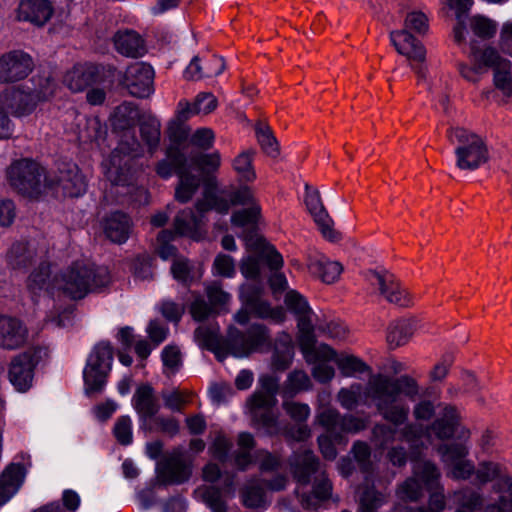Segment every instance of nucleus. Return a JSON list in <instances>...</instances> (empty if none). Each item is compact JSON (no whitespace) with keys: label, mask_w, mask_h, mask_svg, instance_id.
<instances>
[{"label":"nucleus","mask_w":512,"mask_h":512,"mask_svg":"<svg viewBox=\"0 0 512 512\" xmlns=\"http://www.w3.org/2000/svg\"><path fill=\"white\" fill-rule=\"evenodd\" d=\"M418 393L419 387L413 378L406 375L392 378L379 373L370 376L365 390L362 384L354 382L341 388L336 399L343 409L349 411L371 400L384 420L403 425L408 420L410 409L401 400V395L414 398Z\"/></svg>","instance_id":"obj_1"},{"label":"nucleus","mask_w":512,"mask_h":512,"mask_svg":"<svg viewBox=\"0 0 512 512\" xmlns=\"http://www.w3.org/2000/svg\"><path fill=\"white\" fill-rule=\"evenodd\" d=\"M110 283L107 268L77 260L54 276V286L58 292L72 300L83 299L86 295L98 292Z\"/></svg>","instance_id":"obj_2"},{"label":"nucleus","mask_w":512,"mask_h":512,"mask_svg":"<svg viewBox=\"0 0 512 512\" xmlns=\"http://www.w3.org/2000/svg\"><path fill=\"white\" fill-rule=\"evenodd\" d=\"M290 464L292 474L298 483L296 493L303 508L317 509L322 502L331 497L332 484L325 473H321L315 478L311 494L304 491L310 482L311 475L317 472L319 466V461L311 450L295 453Z\"/></svg>","instance_id":"obj_3"},{"label":"nucleus","mask_w":512,"mask_h":512,"mask_svg":"<svg viewBox=\"0 0 512 512\" xmlns=\"http://www.w3.org/2000/svg\"><path fill=\"white\" fill-rule=\"evenodd\" d=\"M405 28L399 31H392L390 39L396 51L405 56L411 69L421 79L426 77L427 68L425 65L426 49L410 31L424 34L428 30V19L422 12L413 11L407 14L404 22Z\"/></svg>","instance_id":"obj_4"},{"label":"nucleus","mask_w":512,"mask_h":512,"mask_svg":"<svg viewBox=\"0 0 512 512\" xmlns=\"http://www.w3.org/2000/svg\"><path fill=\"white\" fill-rule=\"evenodd\" d=\"M285 304L298 319L299 345L306 362L318 358L331 359L334 349L326 344L315 345L314 320L316 315L311 310L306 299L295 290L286 293Z\"/></svg>","instance_id":"obj_5"},{"label":"nucleus","mask_w":512,"mask_h":512,"mask_svg":"<svg viewBox=\"0 0 512 512\" xmlns=\"http://www.w3.org/2000/svg\"><path fill=\"white\" fill-rule=\"evenodd\" d=\"M447 138L451 144L456 145V166L460 170L473 171L488 161L487 145L479 135L462 127H455L448 129Z\"/></svg>","instance_id":"obj_6"},{"label":"nucleus","mask_w":512,"mask_h":512,"mask_svg":"<svg viewBox=\"0 0 512 512\" xmlns=\"http://www.w3.org/2000/svg\"><path fill=\"white\" fill-rule=\"evenodd\" d=\"M259 388L247 401L252 417L263 427L267 433L273 435L280 433L277 417L271 412L276 404V394L279 389V379L272 375L259 377Z\"/></svg>","instance_id":"obj_7"},{"label":"nucleus","mask_w":512,"mask_h":512,"mask_svg":"<svg viewBox=\"0 0 512 512\" xmlns=\"http://www.w3.org/2000/svg\"><path fill=\"white\" fill-rule=\"evenodd\" d=\"M110 156L102 162V170L106 179L116 186H129L132 183L131 162L140 155V144L131 135H125Z\"/></svg>","instance_id":"obj_8"},{"label":"nucleus","mask_w":512,"mask_h":512,"mask_svg":"<svg viewBox=\"0 0 512 512\" xmlns=\"http://www.w3.org/2000/svg\"><path fill=\"white\" fill-rule=\"evenodd\" d=\"M459 420L460 415L457 409L454 406L446 405L441 417L436 419L430 428L424 429L420 424L408 423L399 430L398 439L412 446H423L424 438L430 442V431L439 439H447L458 432Z\"/></svg>","instance_id":"obj_9"},{"label":"nucleus","mask_w":512,"mask_h":512,"mask_svg":"<svg viewBox=\"0 0 512 512\" xmlns=\"http://www.w3.org/2000/svg\"><path fill=\"white\" fill-rule=\"evenodd\" d=\"M113 359V347L109 342L101 341L93 347L83 370L87 395L100 393L104 389Z\"/></svg>","instance_id":"obj_10"},{"label":"nucleus","mask_w":512,"mask_h":512,"mask_svg":"<svg viewBox=\"0 0 512 512\" xmlns=\"http://www.w3.org/2000/svg\"><path fill=\"white\" fill-rule=\"evenodd\" d=\"M55 88V82L50 79L46 80L43 91H30L21 87L7 88L0 94V106L15 117L27 116L35 110L39 102L53 96Z\"/></svg>","instance_id":"obj_11"},{"label":"nucleus","mask_w":512,"mask_h":512,"mask_svg":"<svg viewBox=\"0 0 512 512\" xmlns=\"http://www.w3.org/2000/svg\"><path fill=\"white\" fill-rule=\"evenodd\" d=\"M420 478L428 490L439 486L440 472L436 465L430 461H417L413 464V476L398 485L396 495L399 499L416 502L423 496V487Z\"/></svg>","instance_id":"obj_12"},{"label":"nucleus","mask_w":512,"mask_h":512,"mask_svg":"<svg viewBox=\"0 0 512 512\" xmlns=\"http://www.w3.org/2000/svg\"><path fill=\"white\" fill-rule=\"evenodd\" d=\"M7 177L10 185L19 193L37 197L41 192L44 169L35 161L21 159L10 165Z\"/></svg>","instance_id":"obj_13"},{"label":"nucleus","mask_w":512,"mask_h":512,"mask_svg":"<svg viewBox=\"0 0 512 512\" xmlns=\"http://www.w3.org/2000/svg\"><path fill=\"white\" fill-rule=\"evenodd\" d=\"M269 344V334L263 325L253 324L246 333L231 330L229 333V350L235 357L242 358L254 352L262 351Z\"/></svg>","instance_id":"obj_14"},{"label":"nucleus","mask_w":512,"mask_h":512,"mask_svg":"<svg viewBox=\"0 0 512 512\" xmlns=\"http://www.w3.org/2000/svg\"><path fill=\"white\" fill-rule=\"evenodd\" d=\"M316 421L325 428L326 432L335 434V440H341L340 433L356 434L367 427V419L352 414L341 415L331 407L322 409L317 413Z\"/></svg>","instance_id":"obj_15"},{"label":"nucleus","mask_w":512,"mask_h":512,"mask_svg":"<svg viewBox=\"0 0 512 512\" xmlns=\"http://www.w3.org/2000/svg\"><path fill=\"white\" fill-rule=\"evenodd\" d=\"M168 156L177 168L178 183L175 187V200L180 203H187L198 191L202 181L201 177L189 171L186 157L177 147H169Z\"/></svg>","instance_id":"obj_16"},{"label":"nucleus","mask_w":512,"mask_h":512,"mask_svg":"<svg viewBox=\"0 0 512 512\" xmlns=\"http://www.w3.org/2000/svg\"><path fill=\"white\" fill-rule=\"evenodd\" d=\"M39 361L36 350H27L13 357L9 365V381L19 392H26L32 386L34 369Z\"/></svg>","instance_id":"obj_17"},{"label":"nucleus","mask_w":512,"mask_h":512,"mask_svg":"<svg viewBox=\"0 0 512 512\" xmlns=\"http://www.w3.org/2000/svg\"><path fill=\"white\" fill-rule=\"evenodd\" d=\"M263 288L255 284H243L240 287V300L257 317L271 319L274 322H282L285 319V312L282 307H271L262 299Z\"/></svg>","instance_id":"obj_18"},{"label":"nucleus","mask_w":512,"mask_h":512,"mask_svg":"<svg viewBox=\"0 0 512 512\" xmlns=\"http://www.w3.org/2000/svg\"><path fill=\"white\" fill-rule=\"evenodd\" d=\"M33 69L32 58L23 51H11L0 56V83L8 84L26 78Z\"/></svg>","instance_id":"obj_19"},{"label":"nucleus","mask_w":512,"mask_h":512,"mask_svg":"<svg viewBox=\"0 0 512 512\" xmlns=\"http://www.w3.org/2000/svg\"><path fill=\"white\" fill-rule=\"evenodd\" d=\"M154 70L151 65L136 62L130 65L124 75V84L135 97L145 98L154 92Z\"/></svg>","instance_id":"obj_20"},{"label":"nucleus","mask_w":512,"mask_h":512,"mask_svg":"<svg viewBox=\"0 0 512 512\" xmlns=\"http://www.w3.org/2000/svg\"><path fill=\"white\" fill-rule=\"evenodd\" d=\"M304 202L323 237L329 241H337L339 234L333 229V220L322 203L320 192L306 184Z\"/></svg>","instance_id":"obj_21"},{"label":"nucleus","mask_w":512,"mask_h":512,"mask_svg":"<svg viewBox=\"0 0 512 512\" xmlns=\"http://www.w3.org/2000/svg\"><path fill=\"white\" fill-rule=\"evenodd\" d=\"M483 65L494 69V84L504 95H512V63L502 58L499 53L491 47L486 48L480 57Z\"/></svg>","instance_id":"obj_22"},{"label":"nucleus","mask_w":512,"mask_h":512,"mask_svg":"<svg viewBox=\"0 0 512 512\" xmlns=\"http://www.w3.org/2000/svg\"><path fill=\"white\" fill-rule=\"evenodd\" d=\"M102 82L100 68L89 63L75 65L64 77L65 85L73 92H81Z\"/></svg>","instance_id":"obj_23"},{"label":"nucleus","mask_w":512,"mask_h":512,"mask_svg":"<svg viewBox=\"0 0 512 512\" xmlns=\"http://www.w3.org/2000/svg\"><path fill=\"white\" fill-rule=\"evenodd\" d=\"M131 403L143 426L148 425L149 420L160 410V402L149 384H142L136 388Z\"/></svg>","instance_id":"obj_24"},{"label":"nucleus","mask_w":512,"mask_h":512,"mask_svg":"<svg viewBox=\"0 0 512 512\" xmlns=\"http://www.w3.org/2000/svg\"><path fill=\"white\" fill-rule=\"evenodd\" d=\"M191 476V468L185 463L180 450L173 453L159 465V477L166 484H181Z\"/></svg>","instance_id":"obj_25"},{"label":"nucleus","mask_w":512,"mask_h":512,"mask_svg":"<svg viewBox=\"0 0 512 512\" xmlns=\"http://www.w3.org/2000/svg\"><path fill=\"white\" fill-rule=\"evenodd\" d=\"M225 69L224 59L212 55L207 58L195 56L184 71V78L189 81H199L203 78L218 76Z\"/></svg>","instance_id":"obj_26"},{"label":"nucleus","mask_w":512,"mask_h":512,"mask_svg":"<svg viewBox=\"0 0 512 512\" xmlns=\"http://www.w3.org/2000/svg\"><path fill=\"white\" fill-rule=\"evenodd\" d=\"M27 334L26 327L19 319L0 316V348L17 349L25 343Z\"/></svg>","instance_id":"obj_27"},{"label":"nucleus","mask_w":512,"mask_h":512,"mask_svg":"<svg viewBox=\"0 0 512 512\" xmlns=\"http://www.w3.org/2000/svg\"><path fill=\"white\" fill-rule=\"evenodd\" d=\"M204 214L197 215L191 209L180 211L174 219V236H187L194 240H200L204 236L202 226Z\"/></svg>","instance_id":"obj_28"},{"label":"nucleus","mask_w":512,"mask_h":512,"mask_svg":"<svg viewBox=\"0 0 512 512\" xmlns=\"http://www.w3.org/2000/svg\"><path fill=\"white\" fill-rule=\"evenodd\" d=\"M25 479L22 464L8 465L0 475V507L6 504L20 489Z\"/></svg>","instance_id":"obj_29"},{"label":"nucleus","mask_w":512,"mask_h":512,"mask_svg":"<svg viewBox=\"0 0 512 512\" xmlns=\"http://www.w3.org/2000/svg\"><path fill=\"white\" fill-rule=\"evenodd\" d=\"M53 9L48 0H24L20 3L17 18L35 25L45 24L52 16Z\"/></svg>","instance_id":"obj_30"},{"label":"nucleus","mask_w":512,"mask_h":512,"mask_svg":"<svg viewBox=\"0 0 512 512\" xmlns=\"http://www.w3.org/2000/svg\"><path fill=\"white\" fill-rule=\"evenodd\" d=\"M57 185L62 189L63 195L68 197L83 195L87 187L85 177L75 164H67L60 170Z\"/></svg>","instance_id":"obj_31"},{"label":"nucleus","mask_w":512,"mask_h":512,"mask_svg":"<svg viewBox=\"0 0 512 512\" xmlns=\"http://www.w3.org/2000/svg\"><path fill=\"white\" fill-rule=\"evenodd\" d=\"M103 230L110 241L121 244L128 240L132 223L128 215L117 211L104 219Z\"/></svg>","instance_id":"obj_32"},{"label":"nucleus","mask_w":512,"mask_h":512,"mask_svg":"<svg viewBox=\"0 0 512 512\" xmlns=\"http://www.w3.org/2000/svg\"><path fill=\"white\" fill-rule=\"evenodd\" d=\"M50 265L48 263H42L40 266L32 272L28 279V289L35 296L44 295L45 299L50 302L51 297L57 288L54 286V277L50 278Z\"/></svg>","instance_id":"obj_33"},{"label":"nucleus","mask_w":512,"mask_h":512,"mask_svg":"<svg viewBox=\"0 0 512 512\" xmlns=\"http://www.w3.org/2000/svg\"><path fill=\"white\" fill-rule=\"evenodd\" d=\"M114 44L116 50L127 57H142L146 52L144 41L134 31L118 32L114 37Z\"/></svg>","instance_id":"obj_34"},{"label":"nucleus","mask_w":512,"mask_h":512,"mask_svg":"<svg viewBox=\"0 0 512 512\" xmlns=\"http://www.w3.org/2000/svg\"><path fill=\"white\" fill-rule=\"evenodd\" d=\"M311 274L317 276L325 283L335 282L342 273L343 267L337 261H332L326 256L319 255L311 258L308 264Z\"/></svg>","instance_id":"obj_35"},{"label":"nucleus","mask_w":512,"mask_h":512,"mask_svg":"<svg viewBox=\"0 0 512 512\" xmlns=\"http://www.w3.org/2000/svg\"><path fill=\"white\" fill-rule=\"evenodd\" d=\"M217 107V99L211 93H200L197 95L194 103L180 101L178 103L179 116L187 120L193 115L209 114Z\"/></svg>","instance_id":"obj_36"},{"label":"nucleus","mask_w":512,"mask_h":512,"mask_svg":"<svg viewBox=\"0 0 512 512\" xmlns=\"http://www.w3.org/2000/svg\"><path fill=\"white\" fill-rule=\"evenodd\" d=\"M415 324L413 320L401 319L392 322L387 331V343L390 348L395 349L406 344L414 333Z\"/></svg>","instance_id":"obj_37"},{"label":"nucleus","mask_w":512,"mask_h":512,"mask_svg":"<svg viewBox=\"0 0 512 512\" xmlns=\"http://www.w3.org/2000/svg\"><path fill=\"white\" fill-rule=\"evenodd\" d=\"M294 356L292 339L288 334H283L276 341L272 358V366L275 370L283 371L289 367Z\"/></svg>","instance_id":"obj_38"},{"label":"nucleus","mask_w":512,"mask_h":512,"mask_svg":"<svg viewBox=\"0 0 512 512\" xmlns=\"http://www.w3.org/2000/svg\"><path fill=\"white\" fill-rule=\"evenodd\" d=\"M312 388V382L308 374L302 370H295L288 374L284 382L281 394L284 398H292L302 391Z\"/></svg>","instance_id":"obj_39"},{"label":"nucleus","mask_w":512,"mask_h":512,"mask_svg":"<svg viewBox=\"0 0 512 512\" xmlns=\"http://www.w3.org/2000/svg\"><path fill=\"white\" fill-rule=\"evenodd\" d=\"M239 449L234 453V464L240 471L248 469L253 462L251 450L255 446L254 438L250 433L242 432L238 435Z\"/></svg>","instance_id":"obj_40"},{"label":"nucleus","mask_w":512,"mask_h":512,"mask_svg":"<svg viewBox=\"0 0 512 512\" xmlns=\"http://www.w3.org/2000/svg\"><path fill=\"white\" fill-rule=\"evenodd\" d=\"M242 504L250 509L261 508L266 504L263 485L258 479H251L241 491Z\"/></svg>","instance_id":"obj_41"},{"label":"nucleus","mask_w":512,"mask_h":512,"mask_svg":"<svg viewBox=\"0 0 512 512\" xmlns=\"http://www.w3.org/2000/svg\"><path fill=\"white\" fill-rule=\"evenodd\" d=\"M335 363L344 377H357L359 374L371 372L370 366L354 355H336Z\"/></svg>","instance_id":"obj_42"},{"label":"nucleus","mask_w":512,"mask_h":512,"mask_svg":"<svg viewBox=\"0 0 512 512\" xmlns=\"http://www.w3.org/2000/svg\"><path fill=\"white\" fill-rule=\"evenodd\" d=\"M229 200V193L225 196H217L210 190L204 192L201 200L197 201L195 208L198 213L204 214L205 212L214 209L219 213L226 214L231 206Z\"/></svg>","instance_id":"obj_43"},{"label":"nucleus","mask_w":512,"mask_h":512,"mask_svg":"<svg viewBox=\"0 0 512 512\" xmlns=\"http://www.w3.org/2000/svg\"><path fill=\"white\" fill-rule=\"evenodd\" d=\"M382 295L388 302L400 307H408L413 304V296L400 284L394 275L391 278V283L383 290Z\"/></svg>","instance_id":"obj_44"},{"label":"nucleus","mask_w":512,"mask_h":512,"mask_svg":"<svg viewBox=\"0 0 512 512\" xmlns=\"http://www.w3.org/2000/svg\"><path fill=\"white\" fill-rule=\"evenodd\" d=\"M253 156L254 151L247 150L240 153L233 160V168L241 180L253 181L256 178V174L252 166Z\"/></svg>","instance_id":"obj_45"},{"label":"nucleus","mask_w":512,"mask_h":512,"mask_svg":"<svg viewBox=\"0 0 512 512\" xmlns=\"http://www.w3.org/2000/svg\"><path fill=\"white\" fill-rule=\"evenodd\" d=\"M194 497L205 503L211 511H214L224 505L225 501L222 499L221 491L213 486L202 485L194 490Z\"/></svg>","instance_id":"obj_46"},{"label":"nucleus","mask_w":512,"mask_h":512,"mask_svg":"<svg viewBox=\"0 0 512 512\" xmlns=\"http://www.w3.org/2000/svg\"><path fill=\"white\" fill-rule=\"evenodd\" d=\"M193 263L184 257L174 259L171 266L173 278L185 286H190L194 281Z\"/></svg>","instance_id":"obj_47"},{"label":"nucleus","mask_w":512,"mask_h":512,"mask_svg":"<svg viewBox=\"0 0 512 512\" xmlns=\"http://www.w3.org/2000/svg\"><path fill=\"white\" fill-rule=\"evenodd\" d=\"M454 496L460 506L455 512H475L482 505L481 495L469 488L455 492Z\"/></svg>","instance_id":"obj_48"},{"label":"nucleus","mask_w":512,"mask_h":512,"mask_svg":"<svg viewBox=\"0 0 512 512\" xmlns=\"http://www.w3.org/2000/svg\"><path fill=\"white\" fill-rule=\"evenodd\" d=\"M386 501L387 494L375 490L374 487H367L360 496L359 512H373Z\"/></svg>","instance_id":"obj_49"},{"label":"nucleus","mask_w":512,"mask_h":512,"mask_svg":"<svg viewBox=\"0 0 512 512\" xmlns=\"http://www.w3.org/2000/svg\"><path fill=\"white\" fill-rule=\"evenodd\" d=\"M191 302L189 304V312L195 321H203L207 319L214 310L212 306L204 299L199 292L190 291Z\"/></svg>","instance_id":"obj_50"},{"label":"nucleus","mask_w":512,"mask_h":512,"mask_svg":"<svg viewBox=\"0 0 512 512\" xmlns=\"http://www.w3.org/2000/svg\"><path fill=\"white\" fill-rule=\"evenodd\" d=\"M140 133L142 140L148 146V150L153 154L158 147L160 141V123L156 120H148L140 125Z\"/></svg>","instance_id":"obj_51"},{"label":"nucleus","mask_w":512,"mask_h":512,"mask_svg":"<svg viewBox=\"0 0 512 512\" xmlns=\"http://www.w3.org/2000/svg\"><path fill=\"white\" fill-rule=\"evenodd\" d=\"M256 136L262 150L268 156L275 158L279 155L278 142L269 127L261 124L257 125Z\"/></svg>","instance_id":"obj_52"},{"label":"nucleus","mask_w":512,"mask_h":512,"mask_svg":"<svg viewBox=\"0 0 512 512\" xmlns=\"http://www.w3.org/2000/svg\"><path fill=\"white\" fill-rule=\"evenodd\" d=\"M205 292L214 311L224 309L231 300V295L225 292L219 283L206 285Z\"/></svg>","instance_id":"obj_53"},{"label":"nucleus","mask_w":512,"mask_h":512,"mask_svg":"<svg viewBox=\"0 0 512 512\" xmlns=\"http://www.w3.org/2000/svg\"><path fill=\"white\" fill-rule=\"evenodd\" d=\"M261 208L258 204H253L247 209L234 212L231 216V222L237 227L254 226L260 217Z\"/></svg>","instance_id":"obj_54"},{"label":"nucleus","mask_w":512,"mask_h":512,"mask_svg":"<svg viewBox=\"0 0 512 512\" xmlns=\"http://www.w3.org/2000/svg\"><path fill=\"white\" fill-rule=\"evenodd\" d=\"M336 351L334 350V355L331 359L318 358L313 362H307L308 364H313L312 368V376L314 379L320 383H327L331 381L335 375L334 368L329 365L327 362L334 361L335 362Z\"/></svg>","instance_id":"obj_55"},{"label":"nucleus","mask_w":512,"mask_h":512,"mask_svg":"<svg viewBox=\"0 0 512 512\" xmlns=\"http://www.w3.org/2000/svg\"><path fill=\"white\" fill-rule=\"evenodd\" d=\"M442 461L447 465H453L463 460L468 454L467 447L462 443L442 445L438 449Z\"/></svg>","instance_id":"obj_56"},{"label":"nucleus","mask_w":512,"mask_h":512,"mask_svg":"<svg viewBox=\"0 0 512 512\" xmlns=\"http://www.w3.org/2000/svg\"><path fill=\"white\" fill-rule=\"evenodd\" d=\"M147 426L151 431H159L169 436L177 435L180 430L179 422L174 417L154 416Z\"/></svg>","instance_id":"obj_57"},{"label":"nucleus","mask_w":512,"mask_h":512,"mask_svg":"<svg viewBox=\"0 0 512 512\" xmlns=\"http://www.w3.org/2000/svg\"><path fill=\"white\" fill-rule=\"evenodd\" d=\"M233 443L224 434L218 433L209 447V453L217 460L225 462L232 449Z\"/></svg>","instance_id":"obj_58"},{"label":"nucleus","mask_w":512,"mask_h":512,"mask_svg":"<svg viewBox=\"0 0 512 512\" xmlns=\"http://www.w3.org/2000/svg\"><path fill=\"white\" fill-rule=\"evenodd\" d=\"M165 372L175 373L181 366V353L177 346L168 345L161 353Z\"/></svg>","instance_id":"obj_59"},{"label":"nucleus","mask_w":512,"mask_h":512,"mask_svg":"<svg viewBox=\"0 0 512 512\" xmlns=\"http://www.w3.org/2000/svg\"><path fill=\"white\" fill-rule=\"evenodd\" d=\"M114 435L122 445L132 443V420L129 416H121L115 423Z\"/></svg>","instance_id":"obj_60"},{"label":"nucleus","mask_w":512,"mask_h":512,"mask_svg":"<svg viewBox=\"0 0 512 512\" xmlns=\"http://www.w3.org/2000/svg\"><path fill=\"white\" fill-rule=\"evenodd\" d=\"M282 407L287 415L296 422H305L311 413L309 405L305 403L284 401Z\"/></svg>","instance_id":"obj_61"},{"label":"nucleus","mask_w":512,"mask_h":512,"mask_svg":"<svg viewBox=\"0 0 512 512\" xmlns=\"http://www.w3.org/2000/svg\"><path fill=\"white\" fill-rule=\"evenodd\" d=\"M174 237L172 230H163L157 237V252L163 260H168L176 255V248L170 244Z\"/></svg>","instance_id":"obj_62"},{"label":"nucleus","mask_w":512,"mask_h":512,"mask_svg":"<svg viewBox=\"0 0 512 512\" xmlns=\"http://www.w3.org/2000/svg\"><path fill=\"white\" fill-rule=\"evenodd\" d=\"M471 29L481 38H490L496 32V24L486 17L475 16L471 21Z\"/></svg>","instance_id":"obj_63"},{"label":"nucleus","mask_w":512,"mask_h":512,"mask_svg":"<svg viewBox=\"0 0 512 512\" xmlns=\"http://www.w3.org/2000/svg\"><path fill=\"white\" fill-rule=\"evenodd\" d=\"M485 512H512V481L500 495L498 503L487 506Z\"/></svg>","instance_id":"obj_64"}]
</instances>
